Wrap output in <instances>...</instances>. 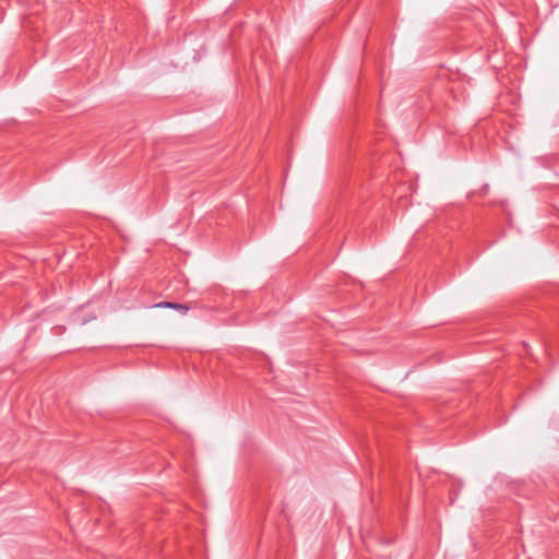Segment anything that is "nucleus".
Listing matches in <instances>:
<instances>
[{
  "label": "nucleus",
  "instance_id": "obj_1",
  "mask_svg": "<svg viewBox=\"0 0 559 559\" xmlns=\"http://www.w3.org/2000/svg\"><path fill=\"white\" fill-rule=\"evenodd\" d=\"M155 307H158V308H170V309L179 311L182 314H186L188 312V310H189V307L187 305L178 304V302H171V301H162V302L155 305Z\"/></svg>",
  "mask_w": 559,
  "mask_h": 559
}]
</instances>
